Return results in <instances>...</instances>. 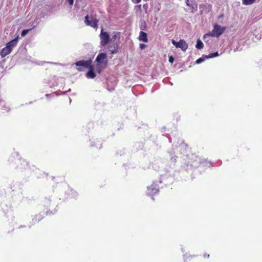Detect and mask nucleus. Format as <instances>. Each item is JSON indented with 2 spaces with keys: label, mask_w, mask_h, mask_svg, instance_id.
Segmentation results:
<instances>
[{
  "label": "nucleus",
  "mask_w": 262,
  "mask_h": 262,
  "mask_svg": "<svg viewBox=\"0 0 262 262\" xmlns=\"http://www.w3.org/2000/svg\"><path fill=\"white\" fill-rule=\"evenodd\" d=\"M95 61L96 62V71L100 74L107 67L108 60L106 54L105 53H99L97 55Z\"/></svg>",
  "instance_id": "nucleus-1"
},
{
  "label": "nucleus",
  "mask_w": 262,
  "mask_h": 262,
  "mask_svg": "<svg viewBox=\"0 0 262 262\" xmlns=\"http://www.w3.org/2000/svg\"><path fill=\"white\" fill-rule=\"evenodd\" d=\"M226 29V27H222L218 24H214L213 26V29L211 32H209L204 35V39H206L207 37L211 36L213 37H219L221 35Z\"/></svg>",
  "instance_id": "nucleus-2"
},
{
  "label": "nucleus",
  "mask_w": 262,
  "mask_h": 262,
  "mask_svg": "<svg viewBox=\"0 0 262 262\" xmlns=\"http://www.w3.org/2000/svg\"><path fill=\"white\" fill-rule=\"evenodd\" d=\"M17 39L15 38L9 42L6 47L4 48L1 51V55L4 57L9 55L12 51L13 48L16 46Z\"/></svg>",
  "instance_id": "nucleus-3"
},
{
  "label": "nucleus",
  "mask_w": 262,
  "mask_h": 262,
  "mask_svg": "<svg viewBox=\"0 0 262 262\" xmlns=\"http://www.w3.org/2000/svg\"><path fill=\"white\" fill-rule=\"evenodd\" d=\"M75 65L78 67L77 70L78 71H83L84 69H89L92 66V60L90 59L87 60H81L76 62Z\"/></svg>",
  "instance_id": "nucleus-4"
},
{
  "label": "nucleus",
  "mask_w": 262,
  "mask_h": 262,
  "mask_svg": "<svg viewBox=\"0 0 262 262\" xmlns=\"http://www.w3.org/2000/svg\"><path fill=\"white\" fill-rule=\"evenodd\" d=\"M100 37V45L104 47L110 42V35L107 32L104 31L103 28L101 29Z\"/></svg>",
  "instance_id": "nucleus-5"
},
{
  "label": "nucleus",
  "mask_w": 262,
  "mask_h": 262,
  "mask_svg": "<svg viewBox=\"0 0 262 262\" xmlns=\"http://www.w3.org/2000/svg\"><path fill=\"white\" fill-rule=\"evenodd\" d=\"M172 43L177 48H180L182 51H185L188 48V44L183 39H180L179 42L172 40Z\"/></svg>",
  "instance_id": "nucleus-6"
},
{
  "label": "nucleus",
  "mask_w": 262,
  "mask_h": 262,
  "mask_svg": "<svg viewBox=\"0 0 262 262\" xmlns=\"http://www.w3.org/2000/svg\"><path fill=\"white\" fill-rule=\"evenodd\" d=\"M159 191V187L155 183H152L149 186L147 187V194L149 196H153L154 195L158 193Z\"/></svg>",
  "instance_id": "nucleus-7"
},
{
  "label": "nucleus",
  "mask_w": 262,
  "mask_h": 262,
  "mask_svg": "<svg viewBox=\"0 0 262 262\" xmlns=\"http://www.w3.org/2000/svg\"><path fill=\"white\" fill-rule=\"evenodd\" d=\"M186 4L189 7L191 13H194L198 10V5L194 0H186Z\"/></svg>",
  "instance_id": "nucleus-8"
},
{
  "label": "nucleus",
  "mask_w": 262,
  "mask_h": 262,
  "mask_svg": "<svg viewBox=\"0 0 262 262\" xmlns=\"http://www.w3.org/2000/svg\"><path fill=\"white\" fill-rule=\"evenodd\" d=\"M84 22L87 26H91L94 28H97L98 20L96 18H93L92 20H89V16L87 15L85 17Z\"/></svg>",
  "instance_id": "nucleus-9"
},
{
  "label": "nucleus",
  "mask_w": 262,
  "mask_h": 262,
  "mask_svg": "<svg viewBox=\"0 0 262 262\" xmlns=\"http://www.w3.org/2000/svg\"><path fill=\"white\" fill-rule=\"evenodd\" d=\"M107 49L113 55L118 52V45L117 43H111L107 46Z\"/></svg>",
  "instance_id": "nucleus-10"
},
{
  "label": "nucleus",
  "mask_w": 262,
  "mask_h": 262,
  "mask_svg": "<svg viewBox=\"0 0 262 262\" xmlns=\"http://www.w3.org/2000/svg\"><path fill=\"white\" fill-rule=\"evenodd\" d=\"M138 39L140 41L147 42L148 41L147 33L143 31H140Z\"/></svg>",
  "instance_id": "nucleus-11"
},
{
  "label": "nucleus",
  "mask_w": 262,
  "mask_h": 262,
  "mask_svg": "<svg viewBox=\"0 0 262 262\" xmlns=\"http://www.w3.org/2000/svg\"><path fill=\"white\" fill-rule=\"evenodd\" d=\"M89 71L86 74V77L88 78H94L96 77V74L94 73V67L93 66L89 69Z\"/></svg>",
  "instance_id": "nucleus-12"
},
{
  "label": "nucleus",
  "mask_w": 262,
  "mask_h": 262,
  "mask_svg": "<svg viewBox=\"0 0 262 262\" xmlns=\"http://www.w3.org/2000/svg\"><path fill=\"white\" fill-rule=\"evenodd\" d=\"M120 38V33L119 32H114L110 37V41H114L117 39H119Z\"/></svg>",
  "instance_id": "nucleus-13"
},
{
  "label": "nucleus",
  "mask_w": 262,
  "mask_h": 262,
  "mask_svg": "<svg viewBox=\"0 0 262 262\" xmlns=\"http://www.w3.org/2000/svg\"><path fill=\"white\" fill-rule=\"evenodd\" d=\"M200 7V12H201V13H203V10L205 8V9H209L211 8V5H209V4H202L200 5L199 6Z\"/></svg>",
  "instance_id": "nucleus-14"
},
{
  "label": "nucleus",
  "mask_w": 262,
  "mask_h": 262,
  "mask_svg": "<svg viewBox=\"0 0 262 262\" xmlns=\"http://www.w3.org/2000/svg\"><path fill=\"white\" fill-rule=\"evenodd\" d=\"M256 0H243L242 3L245 5H250L254 3Z\"/></svg>",
  "instance_id": "nucleus-15"
},
{
  "label": "nucleus",
  "mask_w": 262,
  "mask_h": 262,
  "mask_svg": "<svg viewBox=\"0 0 262 262\" xmlns=\"http://www.w3.org/2000/svg\"><path fill=\"white\" fill-rule=\"evenodd\" d=\"M195 47L198 49H202L203 48L204 45L200 39H198Z\"/></svg>",
  "instance_id": "nucleus-16"
},
{
  "label": "nucleus",
  "mask_w": 262,
  "mask_h": 262,
  "mask_svg": "<svg viewBox=\"0 0 262 262\" xmlns=\"http://www.w3.org/2000/svg\"><path fill=\"white\" fill-rule=\"evenodd\" d=\"M219 55L218 52H215L213 53H210L207 56H205L206 58H213L216 57Z\"/></svg>",
  "instance_id": "nucleus-17"
},
{
  "label": "nucleus",
  "mask_w": 262,
  "mask_h": 262,
  "mask_svg": "<svg viewBox=\"0 0 262 262\" xmlns=\"http://www.w3.org/2000/svg\"><path fill=\"white\" fill-rule=\"evenodd\" d=\"M146 28V24L145 21H142L140 25V28L142 30H145Z\"/></svg>",
  "instance_id": "nucleus-18"
},
{
  "label": "nucleus",
  "mask_w": 262,
  "mask_h": 262,
  "mask_svg": "<svg viewBox=\"0 0 262 262\" xmlns=\"http://www.w3.org/2000/svg\"><path fill=\"white\" fill-rule=\"evenodd\" d=\"M205 55H203L202 57L199 58L196 60V63L199 64L202 62L204 61L205 59L206 58L205 57Z\"/></svg>",
  "instance_id": "nucleus-19"
},
{
  "label": "nucleus",
  "mask_w": 262,
  "mask_h": 262,
  "mask_svg": "<svg viewBox=\"0 0 262 262\" xmlns=\"http://www.w3.org/2000/svg\"><path fill=\"white\" fill-rule=\"evenodd\" d=\"M29 31H30L29 29H26V30H23V31L21 32V36H25L29 32Z\"/></svg>",
  "instance_id": "nucleus-20"
},
{
  "label": "nucleus",
  "mask_w": 262,
  "mask_h": 262,
  "mask_svg": "<svg viewBox=\"0 0 262 262\" xmlns=\"http://www.w3.org/2000/svg\"><path fill=\"white\" fill-rule=\"evenodd\" d=\"M143 8L145 9V12L147 13V9H148V4L147 3L146 4H144L143 5Z\"/></svg>",
  "instance_id": "nucleus-21"
},
{
  "label": "nucleus",
  "mask_w": 262,
  "mask_h": 262,
  "mask_svg": "<svg viewBox=\"0 0 262 262\" xmlns=\"http://www.w3.org/2000/svg\"><path fill=\"white\" fill-rule=\"evenodd\" d=\"M41 219L39 217L37 218V216H36L34 219H33V221L35 223L36 221L39 222Z\"/></svg>",
  "instance_id": "nucleus-22"
},
{
  "label": "nucleus",
  "mask_w": 262,
  "mask_h": 262,
  "mask_svg": "<svg viewBox=\"0 0 262 262\" xmlns=\"http://www.w3.org/2000/svg\"><path fill=\"white\" fill-rule=\"evenodd\" d=\"M169 62L170 63H172L174 61V58L172 56L169 57Z\"/></svg>",
  "instance_id": "nucleus-23"
},
{
  "label": "nucleus",
  "mask_w": 262,
  "mask_h": 262,
  "mask_svg": "<svg viewBox=\"0 0 262 262\" xmlns=\"http://www.w3.org/2000/svg\"><path fill=\"white\" fill-rule=\"evenodd\" d=\"M146 47V46L145 44H143V43H140V48L142 50L144 49Z\"/></svg>",
  "instance_id": "nucleus-24"
},
{
  "label": "nucleus",
  "mask_w": 262,
  "mask_h": 262,
  "mask_svg": "<svg viewBox=\"0 0 262 262\" xmlns=\"http://www.w3.org/2000/svg\"><path fill=\"white\" fill-rule=\"evenodd\" d=\"M134 4H138L141 2V0H132Z\"/></svg>",
  "instance_id": "nucleus-25"
},
{
  "label": "nucleus",
  "mask_w": 262,
  "mask_h": 262,
  "mask_svg": "<svg viewBox=\"0 0 262 262\" xmlns=\"http://www.w3.org/2000/svg\"><path fill=\"white\" fill-rule=\"evenodd\" d=\"M67 1H68V2H69V4H70V5H73V3H74V0H67Z\"/></svg>",
  "instance_id": "nucleus-26"
},
{
  "label": "nucleus",
  "mask_w": 262,
  "mask_h": 262,
  "mask_svg": "<svg viewBox=\"0 0 262 262\" xmlns=\"http://www.w3.org/2000/svg\"><path fill=\"white\" fill-rule=\"evenodd\" d=\"M136 8H137L140 11H141V5H138L136 6Z\"/></svg>",
  "instance_id": "nucleus-27"
},
{
  "label": "nucleus",
  "mask_w": 262,
  "mask_h": 262,
  "mask_svg": "<svg viewBox=\"0 0 262 262\" xmlns=\"http://www.w3.org/2000/svg\"><path fill=\"white\" fill-rule=\"evenodd\" d=\"M204 257L205 258H209V254H206V253L204 254Z\"/></svg>",
  "instance_id": "nucleus-28"
}]
</instances>
